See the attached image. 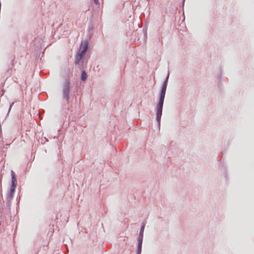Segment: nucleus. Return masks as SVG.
I'll list each match as a JSON object with an SVG mask.
<instances>
[{"mask_svg": "<svg viewBox=\"0 0 254 254\" xmlns=\"http://www.w3.org/2000/svg\"><path fill=\"white\" fill-rule=\"evenodd\" d=\"M169 77V72L168 71L167 75L164 81L160 91L159 99L158 103H157V107L156 108V121L158 123L159 128L160 127L161 119L162 115L163 107L164 104V101L165 99V94L166 92V89L168 79Z\"/></svg>", "mask_w": 254, "mask_h": 254, "instance_id": "1", "label": "nucleus"}, {"mask_svg": "<svg viewBox=\"0 0 254 254\" xmlns=\"http://www.w3.org/2000/svg\"><path fill=\"white\" fill-rule=\"evenodd\" d=\"M88 49V44L86 42L83 43L79 51V52L77 54L75 57V64H78L79 62V61L81 60V59L83 57V56L85 55V52H86L87 50Z\"/></svg>", "mask_w": 254, "mask_h": 254, "instance_id": "2", "label": "nucleus"}, {"mask_svg": "<svg viewBox=\"0 0 254 254\" xmlns=\"http://www.w3.org/2000/svg\"><path fill=\"white\" fill-rule=\"evenodd\" d=\"M70 90V83L66 82L64 85L63 87V96L66 98L67 101L69 99V92Z\"/></svg>", "mask_w": 254, "mask_h": 254, "instance_id": "3", "label": "nucleus"}, {"mask_svg": "<svg viewBox=\"0 0 254 254\" xmlns=\"http://www.w3.org/2000/svg\"><path fill=\"white\" fill-rule=\"evenodd\" d=\"M11 185H17V180L15 177V174L13 171H11Z\"/></svg>", "mask_w": 254, "mask_h": 254, "instance_id": "4", "label": "nucleus"}, {"mask_svg": "<svg viewBox=\"0 0 254 254\" xmlns=\"http://www.w3.org/2000/svg\"><path fill=\"white\" fill-rule=\"evenodd\" d=\"M17 185H11L10 187V197H12L15 192V188Z\"/></svg>", "mask_w": 254, "mask_h": 254, "instance_id": "5", "label": "nucleus"}, {"mask_svg": "<svg viewBox=\"0 0 254 254\" xmlns=\"http://www.w3.org/2000/svg\"><path fill=\"white\" fill-rule=\"evenodd\" d=\"M87 78V74L84 70H83L81 74V79L83 81H85Z\"/></svg>", "mask_w": 254, "mask_h": 254, "instance_id": "6", "label": "nucleus"}, {"mask_svg": "<svg viewBox=\"0 0 254 254\" xmlns=\"http://www.w3.org/2000/svg\"><path fill=\"white\" fill-rule=\"evenodd\" d=\"M145 225V223H143L142 226H141L140 230V232L139 233V236L143 237V232H144V230Z\"/></svg>", "mask_w": 254, "mask_h": 254, "instance_id": "7", "label": "nucleus"}, {"mask_svg": "<svg viewBox=\"0 0 254 254\" xmlns=\"http://www.w3.org/2000/svg\"><path fill=\"white\" fill-rule=\"evenodd\" d=\"M143 238L142 236H138L137 241H138V244L137 246H142V242H143Z\"/></svg>", "mask_w": 254, "mask_h": 254, "instance_id": "8", "label": "nucleus"}, {"mask_svg": "<svg viewBox=\"0 0 254 254\" xmlns=\"http://www.w3.org/2000/svg\"><path fill=\"white\" fill-rule=\"evenodd\" d=\"M142 251V246H137L136 254H141Z\"/></svg>", "mask_w": 254, "mask_h": 254, "instance_id": "9", "label": "nucleus"}, {"mask_svg": "<svg viewBox=\"0 0 254 254\" xmlns=\"http://www.w3.org/2000/svg\"><path fill=\"white\" fill-rule=\"evenodd\" d=\"M94 2L96 4H99V0H94Z\"/></svg>", "mask_w": 254, "mask_h": 254, "instance_id": "10", "label": "nucleus"}, {"mask_svg": "<svg viewBox=\"0 0 254 254\" xmlns=\"http://www.w3.org/2000/svg\"><path fill=\"white\" fill-rule=\"evenodd\" d=\"M1 189H2L1 183V181H0V190H1Z\"/></svg>", "mask_w": 254, "mask_h": 254, "instance_id": "11", "label": "nucleus"}, {"mask_svg": "<svg viewBox=\"0 0 254 254\" xmlns=\"http://www.w3.org/2000/svg\"><path fill=\"white\" fill-rule=\"evenodd\" d=\"M183 0L184 1L185 0Z\"/></svg>", "mask_w": 254, "mask_h": 254, "instance_id": "12", "label": "nucleus"}]
</instances>
